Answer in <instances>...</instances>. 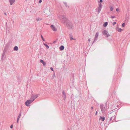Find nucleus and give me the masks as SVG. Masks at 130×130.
<instances>
[{
  "instance_id": "nucleus-1",
  "label": "nucleus",
  "mask_w": 130,
  "mask_h": 130,
  "mask_svg": "<svg viewBox=\"0 0 130 130\" xmlns=\"http://www.w3.org/2000/svg\"><path fill=\"white\" fill-rule=\"evenodd\" d=\"M59 19L62 22L65 24L68 22V20L65 15H61L59 17Z\"/></svg>"
},
{
  "instance_id": "nucleus-2",
  "label": "nucleus",
  "mask_w": 130,
  "mask_h": 130,
  "mask_svg": "<svg viewBox=\"0 0 130 130\" xmlns=\"http://www.w3.org/2000/svg\"><path fill=\"white\" fill-rule=\"evenodd\" d=\"M100 107L102 112L103 113H104L107 109V105H105L104 106L102 104H100Z\"/></svg>"
},
{
  "instance_id": "nucleus-3",
  "label": "nucleus",
  "mask_w": 130,
  "mask_h": 130,
  "mask_svg": "<svg viewBox=\"0 0 130 130\" xmlns=\"http://www.w3.org/2000/svg\"><path fill=\"white\" fill-rule=\"evenodd\" d=\"M64 25L69 28H72L73 26L72 23L69 20L68 21V22L66 23Z\"/></svg>"
},
{
  "instance_id": "nucleus-4",
  "label": "nucleus",
  "mask_w": 130,
  "mask_h": 130,
  "mask_svg": "<svg viewBox=\"0 0 130 130\" xmlns=\"http://www.w3.org/2000/svg\"><path fill=\"white\" fill-rule=\"evenodd\" d=\"M103 35H105V36L107 37L110 36V35L108 33V32L106 30H104L102 32Z\"/></svg>"
},
{
  "instance_id": "nucleus-5",
  "label": "nucleus",
  "mask_w": 130,
  "mask_h": 130,
  "mask_svg": "<svg viewBox=\"0 0 130 130\" xmlns=\"http://www.w3.org/2000/svg\"><path fill=\"white\" fill-rule=\"evenodd\" d=\"M32 102L31 100H28L25 102V104L26 106H30L29 104Z\"/></svg>"
},
{
  "instance_id": "nucleus-6",
  "label": "nucleus",
  "mask_w": 130,
  "mask_h": 130,
  "mask_svg": "<svg viewBox=\"0 0 130 130\" xmlns=\"http://www.w3.org/2000/svg\"><path fill=\"white\" fill-rule=\"evenodd\" d=\"M38 97V95L37 94L32 95L30 98L31 100L33 102L35 99L37 98Z\"/></svg>"
},
{
  "instance_id": "nucleus-7",
  "label": "nucleus",
  "mask_w": 130,
  "mask_h": 130,
  "mask_svg": "<svg viewBox=\"0 0 130 130\" xmlns=\"http://www.w3.org/2000/svg\"><path fill=\"white\" fill-rule=\"evenodd\" d=\"M98 35H99V32H97L96 34L95 37L94 38V40L93 41L92 43H93L96 40H97V38L98 36Z\"/></svg>"
},
{
  "instance_id": "nucleus-8",
  "label": "nucleus",
  "mask_w": 130,
  "mask_h": 130,
  "mask_svg": "<svg viewBox=\"0 0 130 130\" xmlns=\"http://www.w3.org/2000/svg\"><path fill=\"white\" fill-rule=\"evenodd\" d=\"M62 94L63 95L62 96V97L63 98V99L65 100L66 98V94L64 91H63Z\"/></svg>"
},
{
  "instance_id": "nucleus-9",
  "label": "nucleus",
  "mask_w": 130,
  "mask_h": 130,
  "mask_svg": "<svg viewBox=\"0 0 130 130\" xmlns=\"http://www.w3.org/2000/svg\"><path fill=\"white\" fill-rule=\"evenodd\" d=\"M51 27L52 29L54 31H56L57 30L56 29L55 27L53 25L51 26Z\"/></svg>"
},
{
  "instance_id": "nucleus-10",
  "label": "nucleus",
  "mask_w": 130,
  "mask_h": 130,
  "mask_svg": "<svg viewBox=\"0 0 130 130\" xmlns=\"http://www.w3.org/2000/svg\"><path fill=\"white\" fill-rule=\"evenodd\" d=\"M40 62L42 63L43 65L44 66H45L46 64V63L44 61L42 60H40Z\"/></svg>"
},
{
  "instance_id": "nucleus-11",
  "label": "nucleus",
  "mask_w": 130,
  "mask_h": 130,
  "mask_svg": "<svg viewBox=\"0 0 130 130\" xmlns=\"http://www.w3.org/2000/svg\"><path fill=\"white\" fill-rule=\"evenodd\" d=\"M98 13L99 14L102 9V7L99 6L98 8Z\"/></svg>"
},
{
  "instance_id": "nucleus-12",
  "label": "nucleus",
  "mask_w": 130,
  "mask_h": 130,
  "mask_svg": "<svg viewBox=\"0 0 130 130\" xmlns=\"http://www.w3.org/2000/svg\"><path fill=\"white\" fill-rule=\"evenodd\" d=\"M105 119V118L104 117H102L100 116V119L102 121H103Z\"/></svg>"
},
{
  "instance_id": "nucleus-13",
  "label": "nucleus",
  "mask_w": 130,
  "mask_h": 130,
  "mask_svg": "<svg viewBox=\"0 0 130 130\" xmlns=\"http://www.w3.org/2000/svg\"><path fill=\"white\" fill-rule=\"evenodd\" d=\"M15 0H9V2L11 5H12L13 4Z\"/></svg>"
},
{
  "instance_id": "nucleus-14",
  "label": "nucleus",
  "mask_w": 130,
  "mask_h": 130,
  "mask_svg": "<svg viewBox=\"0 0 130 130\" xmlns=\"http://www.w3.org/2000/svg\"><path fill=\"white\" fill-rule=\"evenodd\" d=\"M64 48V46L63 45L59 47V49L61 51H62Z\"/></svg>"
},
{
  "instance_id": "nucleus-15",
  "label": "nucleus",
  "mask_w": 130,
  "mask_h": 130,
  "mask_svg": "<svg viewBox=\"0 0 130 130\" xmlns=\"http://www.w3.org/2000/svg\"><path fill=\"white\" fill-rule=\"evenodd\" d=\"M115 117L116 116L115 115L113 116H112L111 117V118H110L109 120L110 121H111L112 119H114Z\"/></svg>"
},
{
  "instance_id": "nucleus-16",
  "label": "nucleus",
  "mask_w": 130,
  "mask_h": 130,
  "mask_svg": "<svg viewBox=\"0 0 130 130\" xmlns=\"http://www.w3.org/2000/svg\"><path fill=\"white\" fill-rule=\"evenodd\" d=\"M18 46H16L14 48V51H17L18 50Z\"/></svg>"
},
{
  "instance_id": "nucleus-17",
  "label": "nucleus",
  "mask_w": 130,
  "mask_h": 130,
  "mask_svg": "<svg viewBox=\"0 0 130 130\" xmlns=\"http://www.w3.org/2000/svg\"><path fill=\"white\" fill-rule=\"evenodd\" d=\"M108 22H105V23L103 24V26L105 27H106L107 25H108Z\"/></svg>"
},
{
  "instance_id": "nucleus-18",
  "label": "nucleus",
  "mask_w": 130,
  "mask_h": 130,
  "mask_svg": "<svg viewBox=\"0 0 130 130\" xmlns=\"http://www.w3.org/2000/svg\"><path fill=\"white\" fill-rule=\"evenodd\" d=\"M63 3L66 7H68V8L69 7V6L67 5V2H64Z\"/></svg>"
},
{
  "instance_id": "nucleus-19",
  "label": "nucleus",
  "mask_w": 130,
  "mask_h": 130,
  "mask_svg": "<svg viewBox=\"0 0 130 130\" xmlns=\"http://www.w3.org/2000/svg\"><path fill=\"white\" fill-rule=\"evenodd\" d=\"M42 20V18H37L36 19V20L37 21H41Z\"/></svg>"
},
{
  "instance_id": "nucleus-20",
  "label": "nucleus",
  "mask_w": 130,
  "mask_h": 130,
  "mask_svg": "<svg viewBox=\"0 0 130 130\" xmlns=\"http://www.w3.org/2000/svg\"><path fill=\"white\" fill-rule=\"evenodd\" d=\"M73 36L72 35H70V40H74V39H73Z\"/></svg>"
},
{
  "instance_id": "nucleus-21",
  "label": "nucleus",
  "mask_w": 130,
  "mask_h": 130,
  "mask_svg": "<svg viewBox=\"0 0 130 130\" xmlns=\"http://www.w3.org/2000/svg\"><path fill=\"white\" fill-rule=\"evenodd\" d=\"M43 43V44L46 47V48L47 49H48L49 48V46L48 45H47V44H46L45 43Z\"/></svg>"
},
{
  "instance_id": "nucleus-22",
  "label": "nucleus",
  "mask_w": 130,
  "mask_h": 130,
  "mask_svg": "<svg viewBox=\"0 0 130 130\" xmlns=\"http://www.w3.org/2000/svg\"><path fill=\"white\" fill-rule=\"evenodd\" d=\"M21 111H20V114H19V115L18 117V118H17V119H19L20 117H21Z\"/></svg>"
},
{
  "instance_id": "nucleus-23",
  "label": "nucleus",
  "mask_w": 130,
  "mask_h": 130,
  "mask_svg": "<svg viewBox=\"0 0 130 130\" xmlns=\"http://www.w3.org/2000/svg\"><path fill=\"white\" fill-rule=\"evenodd\" d=\"M5 53H3L2 55V59L3 58H5Z\"/></svg>"
},
{
  "instance_id": "nucleus-24",
  "label": "nucleus",
  "mask_w": 130,
  "mask_h": 130,
  "mask_svg": "<svg viewBox=\"0 0 130 130\" xmlns=\"http://www.w3.org/2000/svg\"><path fill=\"white\" fill-rule=\"evenodd\" d=\"M117 30L119 32H121V31L122 29L121 28H119Z\"/></svg>"
},
{
  "instance_id": "nucleus-25",
  "label": "nucleus",
  "mask_w": 130,
  "mask_h": 130,
  "mask_svg": "<svg viewBox=\"0 0 130 130\" xmlns=\"http://www.w3.org/2000/svg\"><path fill=\"white\" fill-rule=\"evenodd\" d=\"M110 10L111 11H112L113 10V8L112 7H110Z\"/></svg>"
},
{
  "instance_id": "nucleus-26",
  "label": "nucleus",
  "mask_w": 130,
  "mask_h": 130,
  "mask_svg": "<svg viewBox=\"0 0 130 130\" xmlns=\"http://www.w3.org/2000/svg\"><path fill=\"white\" fill-rule=\"evenodd\" d=\"M98 5L99 7H102V4L101 3H98Z\"/></svg>"
},
{
  "instance_id": "nucleus-27",
  "label": "nucleus",
  "mask_w": 130,
  "mask_h": 130,
  "mask_svg": "<svg viewBox=\"0 0 130 130\" xmlns=\"http://www.w3.org/2000/svg\"><path fill=\"white\" fill-rule=\"evenodd\" d=\"M6 50H6V48H4V50H3V53H5V52H6Z\"/></svg>"
},
{
  "instance_id": "nucleus-28",
  "label": "nucleus",
  "mask_w": 130,
  "mask_h": 130,
  "mask_svg": "<svg viewBox=\"0 0 130 130\" xmlns=\"http://www.w3.org/2000/svg\"><path fill=\"white\" fill-rule=\"evenodd\" d=\"M125 25V24L124 23H123L122 25V26L123 27H124Z\"/></svg>"
},
{
  "instance_id": "nucleus-29",
  "label": "nucleus",
  "mask_w": 130,
  "mask_h": 130,
  "mask_svg": "<svg viewBox=\"0 0 130 130\" xmlns=\"http://www.w3.org/2000/svg\"><path fill=\"white\" fill-rule=\"evenodd\" d=\"M41 38H42V40L43 41H45V39L43 38V36H42V35H41Z\"/></svg>"
},
{
  "instance_id": "nucleus-30",
  "label": "nucleus",
  "mask_w": 130,
  "mask_h": 130,
  "mask_svg": "<svg viewBox=\"0 0 130 130\" xmlns=\"http://www.w3.org/2000/svg\"><path fill=\"white\" fill-rule=\"evenodd\" d=\"M119 9H118V8H117L116 9V11L117 12H118L119 11Z\"/></svg>"
},
{
  "instance_id": "nucleus-31",
  "label": "nucleus",
  "mask_w": 130,
  "mask_h": 130,
  "mask_svg": "<svg viewBox=\"0 0 130 130\" xmlns=\"http://www.w3.org/2000/svg\"><path fill=\"white\" fill-rule=\"evenodd\" d=\"M110 18H115V16H111L110 17Z\"/></svg>"
},
{
  "instance_id": "nucleus-32",
  "label": "nucleus",
  "mask_w": 130,
  "mask_h": 130,
  "mask_svg": "<svg viewBox=\"0 0 130 130\" xmlns=\"http://www.w3.org/2000/svg\"><path fill=\"white\" fill-rule=\"evenodd\" d=\"M50 69H51V70L52 71H54L53 68L52 67L50 68Z\"/></svg>"
},
{
  "instance_id": "nucleus-33",
  "label": "nucleus",
  "mask_w": 130,
  "mask_h": 130,
  "mask_svg": "<svg viewBox=\"0 0 130 130\" xmlns=\"http://www.w3.org/2000/svg\"><path fill=\"white\" fill-rule=\"evenodd\" d=\"M42 2V1L41 0H40L39 1V3H41Z\"/></svg>"
},
{
  "instance_id": "nucleus-34",
  "label": "nucleus",
  "mask_w": 130,
  "mask_h": 130,
  "mask_svg": "<svg viewBox=\"0 0 130 130\" xmlns=\"http://www.w3.org/2000/svg\"><path fill=\"white\" fill-rule=\"evenodd\" d=\"M103 2V1L102 0H100V2H98V3H102Z\"/></svg>"
},
{
  "instance_id": "nucleus-35",
  "label": "nucleus",
  "mask_w": 130,
  "mask_h": 130,
  "mask_svg": "<svg viewBox=\"0 0 130 130\" xmlns=\"http://www.w3.org/2000/svg\"><path fill=\"white\" fill-rule=\"evenodd\" d=\"M116 22H114L113 23V25H114L115 24H116Z\"/></svg>"
},
{
  "instance_id": "nucleus-36",
  "label": "nucleus",
  "mask_w": 130,
  "mask_h": 130,
  "mask_svg": "<svg viewBox=\"0 0 130 130\" xmlns=\"http://www.w3.org/2000/svg\"><path fill=\"white\" fill-rule=\"evenodd\" d=\"M10 127L11 128H13V125H11Z\"/></svg>"
},
{
  "instance_id": "nucleus-37",
  "label": "nucleus",
  "mask_w": 130,
  "mask_h": 130,
  "mask_svg": "<svg viewBox=\"0 0 130 130\" xmlns=\"http://www.w3.org/2000/svg\"><path fill=\"white\" fill-rule=\"evenodd\" d=\"M88 41H89V42H90V39H88Z\"/></svg>"
},
{
  "instance_id": "nucleus-38",
  "label": "nucleus",
  "mask_w": 130,
  "mask_h": 130,
  "mask_svg": "<svg viewBox=\"0 0 130 130\" xmlns=\"http://www.w3.org/2000/svg\"><path fill=\"white\" fill-rule=\"evenodd\" d=\"M97 113H98V112H97V111H96V112H95V115H97Z\"/></svg>"
},
{
  "instance_id": "nucleus-39",
  "label": "nucleus",
  "mask_w": 130,
  "mask_h": 130,
  "mask_svg": "<svg viewBox=\"0 0 130 130\" xmlns=\"http://www.w3.org/2000/svg\"><path fill=\"white\" fill-rule=\"evenodd\" d=\"M19 120V119H17V123H18Z\"/></svg>"
},
{
  "instance_id": "nucleus-40",
  "label": "nucleus",
  "mask_w": 130,
  "mask_h": 130,
  "mask_svg": "<svg viewBox=\"0 0 130 130\" xmlns=\"http://www.w3.org/2000/svg\"><path fill=\"white\" fill-rule=\"evenodd\" d=\"M91 108V109H93V107H92Z\"/></svg>"
},
{
  "instance_id": "nucleus-41",
  "label": "nucleus",
  "mask_w": 130,
  "mask_h": 130,
  "mask_svg": "<svg viewBox=\"0 0 130 130\" xmlns=\"http://www.w3.org/2000/svg\"><path fill=\"white\" fill-rule=\"evenodd\" d=\"M4 14L5 15H6V13H4Z\"/></svg>"
},
{
  "instance_id": "nucleus-42",
  "label": "nucleus",
  "mask_w": 130,
  "mask_h": 130,
  "mask_svg": "<svg viewBox=\"0 0 130 130\" xmlns=\"http://www.w3.org/2000/svg\"><path fill=\"white\" fill-rule=\"evenodd\" d=\"M56 42V41H54V43L55 42Z\"/></svg>"
},
{
  "instance_id": "nucleus-43",
  "label": "nucleus",
  "mask_w": 130,
  "mask_h": 130,
  "mask_svg": "<svg viewBox=\"0 0 130 130\" xmlns=\"http://www.w3.org/2000/svg\"><path fill=\"white\" fill-rule=\"evenodd\" d=\"M115 115L116 114V113H115V114H114Z\"/></svg>"
}]
</instances>
